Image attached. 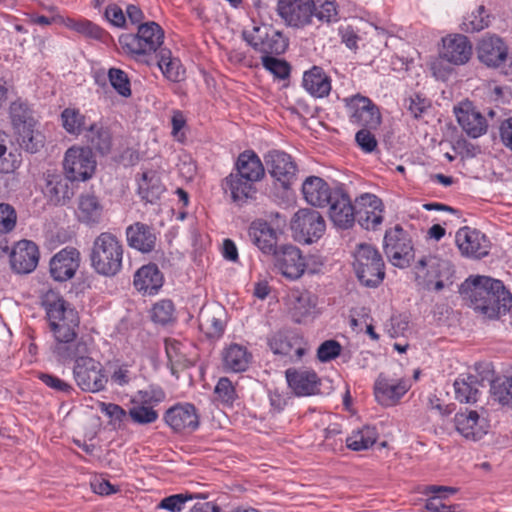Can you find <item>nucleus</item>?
I'll return each instance as SVG.
<instances>
[{"instance_id": "obj_1", "label": "nucleus", "mask_w": 512, "mask_h": 512, "mask_svg": "<svg viewBox=\"0 0 512 512\" xmlns=\"http://www.w3.org/2000/svg\"><path fill=\"white\" fill-rule=\"evenodd\" d=\"M460 294L477 313L488 318L506 316L512 309V294L503 282L488 276L467 278Z\"/></svg>"}, {"instance_id": "obj_2", "label": "nucleus", "mask_w": 512, "mask_h": 512, "mask_svg": "<svg viewBox=\"0 0 512 512\" xmlns=\"http://www.w3.org/2000/svg\"><path fill=\"white\" fill-rule=\"evenodd\" d=\"M88 352V344L82 340L77 342L74 349L68 347L67 353L58 348V355L62 360H75L73 374L77 385L83 391L98 392L105 388L107 377L102 365L86 356Z\"/></svg>"}, {"instance_id": "obj_3", "label": "nucleus", "mask_w": 512, "mask_h": 512, "mask_svg": "<svg viewBox=\"0 0 512 512\" xmlns=\"http://www.w3.org/2000/svg\"><path fill=\"white\" fill-rule=\"evenodd\" d=\"M125 247L111 232H102L94 240L89 253L92 269L101 276L114 277L123 268Z\"/></svg>"}, {"instance_id": "obj_4", "label": "nucleus", "mask_w": 512, "mask_h": 512, "mask_svg": "<svg viewBox=\"0 0 512 512\" xmlns=\"http://www.w3.org/2000/svg\"><path fill=\"white\" fill-rule=\"evenodd\" d=\"M354 270L366 287H377L385 277V265L379 251L372 245L360 243L354 251Z\"/></svg>"}, {"instance_id": "obj_5", "label": "nucleus", "mask_w": 512, "mask_h": 512, "mask_svg": "<svg viewBox=\"0 0 512 512\" xmlns=\"http://www.w3.org/2000/svg\"><path fill=\"white\" fill-rule=\"evenodd\" d=\"M164 31L156 22L140 24L136 35H123L119 41L130 53L147 56L161 48Z\"/></svg>"}, {"instance_id": "obj_6", "label": "nucleus", "mask_w": 512, "mask_h": 512, "mask_svg": "<svg viewBox=\"0 0 512 512\" xmlns=\"http://www.w3.org/2000/svg\"><path fill=\"white\" fill-rule=\"evenodd\" d=\"M247 43L263 56L279 55L285 52L288 42L283 34L267 24L253 22L251 29L243 31Z\"/></svg>"}, {"instance_id": "obj_7", "label": "nucleus", "mask_w": 512, "mask_h": 512, "mask_svg": "<svg viewBox=\"0 0 512 512\" xmlns=\"http://www.w3.org/2000/svg\"><path fill=\"white\" fill-rule=\"evenodd\" d=\"M384 252L390 263L399 268L408 267L414 259L412 240L400 225L386 231Z\"/></svg>"}, {"instance_id": "obj_8", "label": "nucleus", "mask_w": 512, "mask_h": 512, "mask_svg": "<svg viewBox=\"0 0 512 512\" xmlns=\"http://www.w3.org/2000/svg\"><path fill=\"white\" fill-rule=\"evenodd\" d=\"M294 237L305 243L319 240L325 233L326 223L320 212L311 208L298 210L291 219Z\"/></svg>"}, {"instance_id": "obj_9", "label": "nucleus", "mask_w": 512, "mask_h": 512, "mask_svg": "<svg viewBox=\"0 0 512 512\" xmlns=\"http://www.w3.org/2000/svg\"><path fill=\"white\" fill-rule=\"evenodd\" d=\"M63 165L69 180L85 181L94 174L96 160L89 148L73 146L66 151Z\"/></svg>"}, {"instance_id": "obj_10", "label": "nucleus", "mask_w": 512, "mask_h": 512, "mask_svg": "<svg viewBox=\"0 0 512 512\" xmlns=\"http://www.w3.org/2000/svg\"><path fill=\"white\" fill-rule=\"evenodd\" d=\"M410 387V382L407 379L391 378L381 373L374 383L375 399L383 407L395 406L408 392Z\"/></svg>"}, {"instance_id": "obj_11", "label": "nucleus", "mask_w": 512, "mask_h": 512, "mask_svg": "<svg viewBox=\"0 0 512 512\" xmlns=\"http://www.w3.org/2000/svg\"><path fill=\"white\" fill-rule=\"evenodd\" d=\"M275 268L287 279H299L305 272L306 263L298 247L282 245L272 253Z\"/></svg>"}, {"instance_id": "obj_12", "label": "nucleus", "mask_w": 512, "mask_h": 512, "mask_svg": "<svg viewBox=\"0 0 512 512\" xmlns=\"http://www.w3.org/2000/svg\"><path fill=\"white\" fill-rule=\"evenodd\" d=\"M314 10V0H278L277 3L278 14L292 27H303L311 23Z\"/></svg>"}, {"instance_id": "obj_13", "label": "nucleus", "mask_w": 512, "mask_h": 512, "mask_svg": "<svg viewBox=\"0 0 512 512\" xmlns=\"http://www.w3.org/2000/svg\"><path fill=\"white\" fill-rule=\"evenodd\" d=\"M275 354L289 356L292 361H300L307 353L308 347L304 338L296 331H279L269 340Z\"/></svg>"}, {"instance_id": "obj_14", "label": "nucleus", "mask_w": 512, "mask_h": 512, "mask_svg": "<svg viewBox=\"0 0 512 512\" xmlns=\"http://www.w3.org/2000/svg\"><path fill=\"white\" fill-rule=\"evenodd\" d=\"M289 388L297 396H312L320 393L321 379L310 368H289L285 371Z\"/></svg>"}, {"instance_id": "obj_15", "label": "nucleus", "mask_w": 512, "mask_h": 512, "mask_svg": "<svg viewBox=\"0 0 512 512\" xmlns=\"http://www.w3.org/2000/svg\"><path fill=\"white\" fill-rule=\"evenodd\" d=\"M40 253L38 246L30 240L17 242L10 252L11 268L18 274H28L38 265Z\"/></svg>"}, {"instance_id": "obj_16", "label": "nucleus", "mask_w": 512, "mask_h": 512, "mask_svg": "<svg viewBox=\"0 0 512 512\" xmlns=\"http://www.w3.org/2000/svg\"><path fill=\"white\" fill-rule=\"evenodd\" d=\"M265 162L271 176L284 188H288L297 172V166L292 157L286 152L273 150L265 156Z\"/></svg>"}, {"instance_id": "obj_17", "label": "nucleus", "mask_w": 512, "mask_h": 512, "mask_svg": "<svg viewBox=\"0 0 512 512\" xmlns=\"http://www.w3.org/2000/svg\"><path fill=\"white\" fill-rule=\"evenodd\" d=\"M477 58L487 67L497 68L503 65L508 57V47L496 35H486L477 44Z\"/></svg>"}, {"instance_id": "obj_18", "label": "nucleus", "mask_w": 512, "mask_h": 512, "mask_svg": "<svg viewBox=\"0 0 512 512\" xmlns=\"http://www.w3.org/2000/svg\"><path fill=\"white\" fill-rule=\"evenodd\" d=\"M350 122L358 127L377 128L381 123V115L372 101L363 96H355L351 99Z\"/></svg>"}, {"instance_id": "obj_19", "label": "nucleus", "mask_w": 512, "mask_h": 512, "mask_svg": "<svg viewBox=\"0 0 512 512\" xmlns=\"http://www.w3.org/2000/svg\"><path fill=\"white\" fill-rule=\"evenodd\" d=\"M79 264V251L72 247L64 248L51 258L50 274L56 281H67L75 275Z\"/></svg>"}, {"instance_id": "obj_20", "label": "nucleus", "mask_w": 512, "mask_h": 512, "mask_svg": "<svg viewBox=\"0 0 512 512\" xmlns=\"http://www.w3.org/2000/svg\"><path fill=\"white\" fill-rule=\"evenodd\" d=\"M455 240L462 255L481 258L489 252V241L486 236L468 226H464L457 231Z\"/></svg>"}, {"instance_id": "obj_21", "label": "nucleus", "mask_w": 512, "mask_h": 512, "mask_svg": "<svg viewBox=\"0 0 512 512\" xmlns=\"http://www.w3.org/2000/svg\"><path fill=\"white\" fill-rule=\"evenodd\" d=\"M166 424L176 432L193 431L199 426V415L191 403H178L164 415Z\"/></svg>"}, {"instance_id": "obj_22", "label": "nucleus", "mask_w": 512, "mask_h": 512, "mask_svg": "<svg viewBox=\"0 0 512 512\" xmlns=\"http://www.w3.org/2000/svg\"><path fill=\"white\" fill-rule=\"evenodd\" d=\"M454 426L457 432L468 440H480L487 433V423L480 418L477 411L465 409L454 416Z\"/></svg>"}, {"instance_id": "obj_23", "label": "nucleus", "mask_w": 512, "mask_h": 512, "mask_svg": "<svg viewBox=\"0 0 512 512\" xmlns=\"http://www.w3.org/2000/svg\"><path fill=\"white\" fill-rule=\"evenodd\" d=\"M357 203L360 207L356 211L358 223L366 230H375L383 221L381 199L375 195L365 194Z\"/></svg>"}, {"instance_id": "obj_24", "label": "nucleus", "mask_w": 512, "mask_h": 512, "mask_svg": "<svg viewBox=\"0 0 512 512\" xmlns=\"http://www.w3.org/2000/svg\"><path fill=\"white\" fill-rule=\"evenodd\" d=\"M329 217L335 226L347 229L350 228L356 216V211L351 200L343 190H334V198L329 203Z\"/></svg>"}, {"instance_id": "obj_25", "label": "nucleus", "mask_w": 512, "mask_h": 512, "mask_svg": "<svg viewBox=\"0 0 512 512\" xmlns=\"http://www.w3.org/2000/svg\"><path fill=\"white\" fill-rule=\"evenodd\" d=\"M472 55V45L468 38L461 34L449 35L443 38V59L455 65H463Z\"/></svg>"}, {"instance_id": "obj_26", "label": "nucleus", "mask_w": 512, "mask_h": 512, "mask_svg": "<svg viewBox=\"0 0 512 512\" xmlns=\"http://www.w3.org/2000/svg\"><path fill=\"white\" fill-rule=\"evenodd\" d=\"M304 199L312 206L325 207L334 198V191L328 183L317 176L307 177L302 184Z\"/></svg>"}, {"instance_id": "obj_27", "label": "nucleus", "mask_w": 512, "mask_h": 512, "mask_svg": "<svg viewBox=\"0 0 512 512\" xmlns=\"http://www.w3.org/2000/svg\"><path fill=\"white\" fill-rule=\"evenodd\" d=\"M255 184L256 182L232 172L225 178L223 188L225 192H230L233 202L243 205L248 199L255 197L257 192Z\"/></svg>"}, {"instance_id": "obj_28", "label": "nucleus", "mask_w": 512, "mask_h": 512, "mask_svg": "<svg viewBox=\"0 0 512 512\" xmlns=\"http://www.w3.org/2000/svg\"><path fill=\"white\" fill-rule=\"evenodd\" d=\"M252 362L251 352L243 345L230 344L222 351V366L227 372L246 371Z\"/></svg>"}, {"instance_id": "obj_29", "label": "nucleus", "mask_w": 512, "mask_h": 512, "mask_svg": "<svg viewBox=\"0 0 512 512\" xmlns=\"http://www.w3.org/2000/svg\"><path fill=\"white\" fill-rule=\"evenodd\" d=\"M249 236L264 254H272L277 248L278 233L266 221L252 222L249 227Z\"/></svg>"}, {"instance_id": "obj_30", "label": "nucleus", "mask_w": 512, "mask_h": 512, "mask_svg": "<svg viewBox=\"0 0 512 512\" xmlns=\"http://www.w3.org/2000/svg\"><path fill=\"white\" fill-rule=\"evenodd\" d=\"M42 306L46 311L48 320H74L78 312L58 293L48 291L42 298Z\"/></svg>"}, {"instance_id": "obj_31", "label": "nucleus", "mask_w": 512, "mask_h": 512, "mask_svg": "<svg viewBox=\"0 0 512 512\" xmlns=\"http://www.w3.org/2000/svg\"><path fill=\"white\" fill-rule=\"evenodd\" d=\"M127 243L131 248L143 253L151 252L156 244V235L152 227L136 222L126 228Z\"/></svg>"}, {"instance_id": "obj_32", "label": "nucleus", "mask_w": 512, "mask_h": 512, "mask_svg": "<svg viewBox=\"0 0 512 512\" xmlns=\"http://www.w3.org/2000/svg\"><path fill=\"white\" fill-rule=\"evenodd\" d=\"M103 214V205L92 192L82 193L78 198V220L87 225L98 224Z\"/></svg>"}, {"instance_id": "obj_33", "label": "nucleus", "mask_w": 512, "mask_h": 512, "mask_svg": "<svg viewBox=\"0 0 512 512\" xmlns=\"http://www.w3.org/2000/svg\"><path fill=\"white\" fill-rule=\"evenodd\" d=\"M135 288L144 294L152 295L163 285V275L155 264L141 267L134 275Z\"/></svg>"}, {"instance_id": "obj_34", "label": "nucleus", "mask_w": 512, "mask_h": 512, "mask_svg": "<svg viewBox=\"0 0 512 512\" xmlns=\"http://www.w3.org/2000/svg\"><path fill=\"white\" fill-rule=\"evenodd\" d=\"M416 274L430 282L432 279L449 278L452 269L450 263L446 260L436 256H425L417 262Z\"/></svg>"}, {"instance_id": "obj_35", "label": "nucleus", "mask_w": 512, "mask_h": 512, "mask_svg": "<svg viewBox=\"0 0 512 512\" xmlns=\"http://www.w3.org/2000/svg\"><path fill=\"white\" fill-rule=\"evenodd\" d=\"M88 147L101 155H107L112 150L113 140L110 130L102 124L93 123L84 135Z\"/></svg>"}, {"instance_id": "obj_36", "label": "nucleus", "mask_w": 512, "mask_h": 512, "mask_svg": "<svg viewBox=\"0 0 512 512\" xmlns=\"http://www.w3.org/2000/svg\"><path fill=\"white\" fill-rule=\"evenodd\" d=\"M165 191L156 171L148 170L142 173L138 181V193L146 203L158 202Z\"/></svg>"}, {"instance_id": "obj_37", "label": "nucleus", "mask_w": 512, "mask_h": 512, "mask_svg": "<svg viewBox=\"0 0 512 512\" xmlns=\"http://www.w3.org/2000/svg\"><path fill=\"white\" fill-rule=\"evenodd\" d=\"M456 117L462 129L471 137L477 138L487 130L486 119L474 109L460 107L455 109Z\"/></svg>"}, {"instance_id": "obj_38", "label": "nucleus", "mask_w": 512, "mask_h": 512, "mask_svg": "<svg viewBox=\"0 0 512 512\" xmlns=\"http://www.w3.org/2000/svg\"><path fill=\"white\" fill-rule=\"evenodd\" d=\"M236 173L254 182H258L264 177L265 169L255 152L244 151L237 158Z\"/></svg>"}, {"instance_id": "obj_39", "label": "nucleus", "mask_w": 512, "mask_h": 512, "mask_svg": "<svg viewBox=\"0 0 512 512\" xmlns=\"http://www.w3.org/2000/svg\"><path fill=\"white\" fill-rule=\"evenodd\" d=\"M455 398L461 403H475L480 397L481 382L471 374L462 375L454 382Z\"/></svg>"}, {"instance_id": "obj_40", "label": "nucleus", "mask_w": 512, "mask_h": 512, "mask_svg": "<svg viewBox=\"0 0 512 512\" xmlns=\"http://www.w3.org/2000/svg\"><path fill=\"white\" fill-rule=\"evenodd\" d=\"M50 329L55 337V340L58 342V346L56 348V352L58 353V348H61V351L67 353V348L70 347L74 349L77 344V336H78V323L77 322H50ZM84 341L82 338L79 341Z\"/></svg>"}, {"instance_id": "obj_41", "label": "nucleus", "mask_w": 512, "mask_h": 512, "mask_svg": "<svg viewBox=\"0 0 512 512\" xmlns=\"http://www.w3.org/2000/svg\"><path fill=\"white\" fill-rule=\"evenodd\" d=\"M303 86L311 95L320 98L327 96L331 90L329 77L317 66L304 73Z\"/></svg>"}, {"instance_id": "obj_42", "label": "nucleus", "mask_w": 512, "mask_h": 512, "mask_svg": "<svg viewBox=\"0 0 512 512\" xmlns=\"http://www.w3.org/2000/svg\"><path fill=\"white\" fill-rule=\"evenodd\" d=\"M291 310L296 317H309L315 314L317 297L309 291L293 290L289 295Z\"/></svg>"}, {"instance_id": "obj_43", "label": "nucleus", "mask_w": 512, "mask_h": 512, "mask_svg": "<svg viewBox=\"0 0 512 512\" xmlns=\"http://www.w3.org/2000/svg\"><path fill=\"white\" fill-rule=\"evenodd\" d=\"M45 193L54 204H64L71 195L67 179L50 173L46 175Z\"/></svg>"}, {"instance_id": "obj_44", "label": "nucleus", "mask_w": 512, "mask_h": 512, "mask_svg": "<svg viewBox=\"0 0 512 512\" xmlns=\"http://www.w3.org/2000/svg\"><path fill=\"white\" fill-rule=\"evenodd\" d=\"M456 489L448 486L431 485L426 488V494H432L425 504L426 512H455V507L443 502L448 494H455Z\"/></svg>"}, {"instance_id": "obj_45", "label": "nucleus", "mask_w": 512, "mask_h": 512, "mask_svg": "<svg viewBox=\"0 0 512 512\" xmlns=\"http://www.w3.org/2000/svg\"><path fill=\"white\" fill-rule=\"evenodd\" d=\"M156 57L158 58L157 64L167 79L173 82L182 80L185 71L180 60L172 57L169 49L160 48Z\"/></svg>"}, {"instance_id": "obj_46", "label": "nucleus", "mask_w": 512, "mask_h": 512, "mask_svg": "<svg viewBox=\"0 0 512 512\" xmlns=\"http://www.w3.org/2000/svg\"><path fill=\"white\" fill-rule=\"evenodd\" d=\"M377 438L378 434L374 427L364 426L347 437L346 445L354 451L366 450L375 444Z\"/></svg>"}, {"instance_id": "obj_47", "label": "nucleus", "mask_w": 512, "mask_h": 512, "mask_svg": "<svg viewBox=\"0 0 512 512\" xmlns=\"http://www.w3.org/2000/svg\"><path fill=\"white\" fill-rule=\"evenodd\" d=\"M10 117L16 131L25 127H35L37 123L33 111L26 103L20 100L12 102L10 106Z\"/></svg>"}, {"instance_id": "obj_48", "label": "nucleus", "mask_w": 512, "mask_h": 512, "mask_svg": "<svg viewBox=\"0 0 512 512\" xmlns=\"http://www.w3.org/2000/svg\"><path fill=\"white\" fill-rule=\"evenodd\" d=\"M490 392L495 401L512 407V375L497 377L491 382Z\"/></svg>"}, {"instance_id": "obj_49", "label": "nucleus", "mask_w": 512, "mask_h": 512, "mask_svg": "<svg viewBox=\"0 0 512 512\" xmlns=\"http://www.w3.org/2000/svg\"><path fill=\"white\" fill-rule=\"evenodd\" d=\"M19 145L29 153H36L44 146V136L35 127L16 131Z\"/></svg>"}, {"instance_id": "obj_50", "label": "nucleus", "mask_w": 512, "mask_h": 512, "mask_svg": "<svg viewBox=\"0 0 512 512\" xmlns=\"http://www.w3.org/2000/svg\"><path fill=\"white\" fill-rule=\"evenodd\" d=\"M62 126L69 134L79 135L85 129L86 117L78 109L66 108L61 113Z\"/></svg>"}, {"instance_id": "obj_51", "label": "nucleus", "mask_w": 512, "mask_h": 512, "mask_svg": "<svg viewBox=\"0 0 512 512\" xmlns=\"http://www.w3.org/2000/svg\"><path fill=\"white\" fill-rule=\"evenodd\" d=\"M165 351L172 373H174L176 369H183L192 365V362L182 354L181 344L178 341L166 339Z\"/></svg>"}, {"instance_id": "obj_52", "label": "nucleus", "mask_w": 512, "mask_h": 512, "mask_svg": "<svg viewBox=\"0 0 512 512\" xmlns=\"http://www.w3.org/2000/svg\"><path fill=\"white\" fill-rule=\"evenodd\" d=\"M215 400L224 406H232L237 398L235 386L228 377H221L214 388Z\"/></svg>"}, {"instance_id": "obj_53", "label": "nucleus", "mask_w": 512, "mask_h": 512, "mask_svg": "<svg viewBox=\"0 0 512 512\" xmlns=\"http://www.w3.org/2000/svg\"><path fill=\"white\" fill-rule=\"evenodd\" d=\"M489 23V15L485 7L481 5L464 19L463 30L466 32H478L488 27Z\"/></svg>"}, {"instance_id": "obj_54", "label": "nucleus", "mask_w": 512, "mask_h": 512, "mask_svg": "<svg viewBox=\"0 0 512 512\" xmlns=\"http://www.w3.org/2000/svg\"><path fill=\"white\" fill-rule=\"evenodd\" d=\"M314 16L322 22H335L338 20L337 6L334 0H314Z\"/></svg>"}, {"instance_id": "obj_55", "label": "nucleus", "mask_w": 512, "mask_h": 512, "mask_svg": "<svg viewBox=\"0 0 512 512\" xmlns=\"http://www.w3.org/2000/svg\"><path fill=\"white\" fill-rule=\"evenodd\" d=\"M129 416L133 422L141 425L153 423L158 419L156 410L142 404H133V407L129 410Z\"/></svg>"}, {"instance_id": "obj_56", "label": "nucleus", "mask_w": 512, "mask_h": 512, "mask_svg": "<svg viewBox=\"0 0 512 512\" xmlns=\"http://www.w3.org/2000/svg\"><path fill=\"white\" fill-rule=\"evenodd\" d=\"M165 399V393L159 388H150L139 391L132 400L133 404H142L154 409Z\"/></svg>"}, {"instance_id": "obj_57", "label": "nucleus", "mask_w": 512, "mask_h": 512, "mask_svg": "<svg viewBox=\"0 0 512 512\" xmlns=\"http://www.w3.org/2000/svg\"><path fill=\"white\" fill-rule=\"evenodd\" d=\"M108 77L113 88L124 97L131 95L130 81L127 74L117 68H111Z\"/></svg>"}, {"instance_id": "obj_58", "label": "nucleus", "mask_w": 512, "mask_h": 512, "mask_svg": "<svg viewBox=\"0 0 512 512\" xmlns=\"http://www.w3.org/2000/svg\"><path fill=\"white\" fill-rule=\"evenodd\" d=\"M341 351L342 346L338 341L334 339L325 340L317 349V359L321 363H327L339 357Z\"/></svg>"}, {"instance_id": "obj_59", "label": "nucleus", "mask_w": 512, "mask_h": 512, "mask_svg": "<svg viewBox=\"0 0 512 512\" xmlns=\"http://www.w3.org/2000/svg\"><path fill=\"white\" fill-rule=\"evenodd\" d=\"M263 66L279 79H286L290 73V66L284 60L272 56H262Z\"/></svg>"}, {"instance_id": "obj_60", "label": "nucleus", "mask_w": 512, "mask_h": 512, "mask_svg": "<svg viewBox=\"0 0 512 512\" xmlns=\"http://www.w3.org/2000/svg\"><path fill=\"white\" fill-rule=\"evenodd\" d=\"M191 499L192 496L190 494H174L163 498L157 504V509H164L170 512H180L184 508L185 503Z\"/></svg>"}, {"instance_id": "obj_61", "label": "nucleus", "mask_w": 512, "mask_h": 512, "mask_svg": "<svg viewBox=\"0 0 512 512\" xmlns=\"http://www.w3.org/2000/svg\"><path fill=\"white\" fill-rule=\"evenodd\" d=\"M17 214L13 206L7 203L0 204V232L8 233L16 226Z\"/></svg>"}, {"instance_id": "obj_62", "label": "nucleus", "mask_w": 512, "mask_h": 512, "mask_svg": "<svg viewBox=\"0 0 512 512\" xmlns=\"http://www.w3.org/2000/svg\"><path fill=\"white\" fill-rule=\"evenodd\" d=\"M69 27L80 34L93 39H101L104 34V31L99 26L88 20L72 22Z\"/></svg>"}, {"instance_id": "obj_63", "label": "nucleus", "mask_w": 512, "mask_h": 512, "mask_svg": "<svg viewBox=\"0 0 512 512\" xmlns=\"http://www.w3.org/2000/svg\"><path fill=\"white\" fill-rule=\"evenodd\" d=\"M374 128H365L361 129L356 133L355 140L360 148L366 152L370 153L375 150L377 147V140L375 136L371 133V130Z\"/></svg>"}, {"instance_id": "obj_64", "label": "nucleus", "mask_w": 512, "mask_h": 512, "mask_svg": "<svg viewBox=\"0 0 512 512\" xmlns=\"http://www.w3.org/2000/svg\"><path fill=\"white\" fill-rule=\"evenodd\" d=\"M174 305L171 300H161L152 308V320H171L174 313Z\"/></svg>"}]
</instances>
